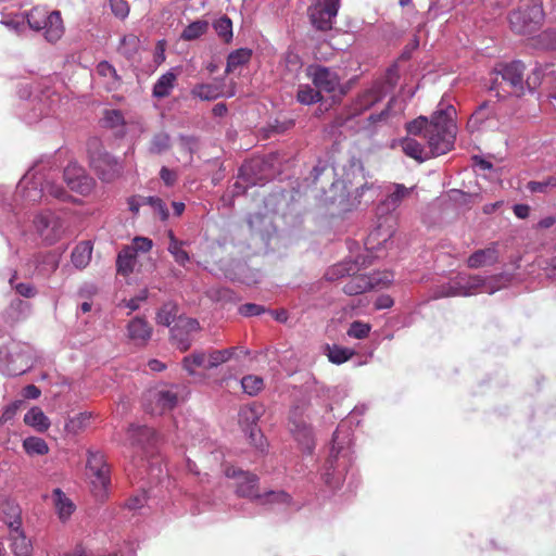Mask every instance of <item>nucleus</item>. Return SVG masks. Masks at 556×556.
Wrapping results in <instances>:
<instances>
[{
	"mask_svg": "<svg viewBox=\"0 0 556 556\" xmlns=\"http://www.w3.org/2000/svg\"><path fill=\"white\" fill-rule=\"evenodd\" d=\"M485 280L478 275H469L459 273L451 278L446 283L438 286L433 291V296L448 298V296H469L484 288Z\"/></svg>",
	"mask_w": 556,
	"mask_h": 556,
	"instance_id": "obj_5",
	"label": "nucleus"
},
{
	"mask_svg": "<svg viewBox=\"0 0 556 556\" xmlns=\"http://www.w3.org/2000/svg\"><path fill=\"white\" fill-rule=\"evenodd\" d=\"M176 80L177 75L173 70L167 71L165 74L161 75L153 85L152 96L156 99L168 97L175 87Z\"/></svg>",
	"mask_w": 556,
	"mask_h": 556,
	"instance_id": "obj_34",
	"label": "nucleus"
},
{
	"mask_svg": "<svg viewBox=\"0 0 556 556\" xmlns=\"http://www.w3.org/2000/svg\"><path fill=\"white\" fill-rule=\"evenodd\" d=\"M370 330V324L361 320H354L350 324L346 330V334L350 338L363 340L369 336Z\"/></svg>",
	"mask_w": 556,
	"mask_h": 556,
	"instance_id": "obj_58",
	"label": "nucleus"
},
{
	"mask_svg": "<svg viewBox=\"0 0 556 556\" xmlns=\"http://www.w3.org/2000/svg\"><path fill=\"white\" fill-rule=\"evenodd\" d=\"M526 65L520 60H514L507 63H500L494 72L509 85L511 92L520 97L525 93V74Z\"/></svg>",
	"mask_w": 556,
	"mask_h": 556,
	"instance_id": "obj_13",
	"label": "nucleus"
},
{
	"mask_svg": "<svg viewBox=\"0 0 556 556\" xmlns=\"http://www.w3.org/2000/svg\"><path fill=\"white\" fill-rule=\"evenodd\" d=\"M31 311V305L29 302L15 299L12 300L10 306L7 311L11 321H18L21 319L26 318Z\"/></svg>",
	"mask_w": 556,
	"mask_h": 556,
	"instance_id": "obj_49",
	"label": "nucleus"
},
{
	"mask_svg": "<svg viewBox=\"0 0 556 556\" xmlns=\"http://www.w3.org/2000/svg\"><path fill=\"white\" fill-rule=\"evenodd\" d=\"M325 350L329 362L336 365H341L348 362L355 354L354 350L338 344H327Z\"/></svg>",
	"mask_w": 556,
	"mask_h": 556,
	"instance_id": "obj_42",
	"label": "nucleus"
},
{
	"mask_svg": "<svg viewBox=\"0 0 556 556\" xmlns=\"http://www.w3.org/2000/svg\"><path fill=\"white\" fill-rule=\"evenodd\" d=\"M59 170L52 157L36 162L16 186V195L25 202L37 203L52 197L66 200L70 195L62 185L55 182Z\"/></svg>",
	"mask_w": 556,
	"mask_h": 556,
	"instance_id": "obj_1",
	"label": "nucleus"
},
{
	"mask_svg": "<svg viewBox=\"0 0 556 556\" xmlns=\"http://www.w3.org/2000/svg\"><path fill=\"white\" fill-rule=\"evenodd\" d=\"M208 29V22L198 20L186 26L180 34V38L186 41H191L203 36Z\"/></svg>",
	"mask_w": 556,
	"mask_h": 556,
	"instance_id": "obj_50",
	"label": "nucleus"
},
{
	"mask_svg": "<svg viewBox=\"0 0 556 556\" xmlns=\"http://www.w3.org/2000/svg\"><path fill=\"white\" fill-rule=\"evenodd\" d=\"M152 397L155 401L157 412L163 414L174 409L181 396V388L179 386H170L152 392Z\"/></svg>",
	"mask_w": 556,
	"mask_h": 556,
	"instance_id": "obj_21",
	"label": "nucleus"
},
{
	"mask_svg": "<svg viewBox=\"0 0 556 556\" xmlns=\"http://www.w3.org/2000/svg\"><path fill=\"white\" fill-rule=\"evenodd\" d=\"M401 147L403 152L407 156L415 159L419 162H424L431 157L430 152L427 151L421 143H419L417 140L413 138H404L401 141Z\"/></svg>",
	"mask_w": 556,
	"mask_h": 556,
	"instance_id": "obj_39",
	"label": "nucleus"
},
{
	"mask_svg": "<svg viewBox=\"0 0 556 556\" xmlns=\"http://www.w3.org/2000/svg\"><path fill=\"white\" fill-rule=\"evenodd\" d=\"M90 166L102 181L111 182L118 178L123 170V164L110 153L104 151L97 139L88 143Z\"/></svg>",
	"mask_w": 556,
	"mask_h": 556,
	"instance_id": "obj_4",
	"label": "nucleus"
},
{
	"mask_svg": "<svg viewBox=\"0 0 556 556\" xmlns=\"http://www.w3.org/2000/svg\"><path fill=\"white\" fill-rule=\"evenodd\" d=\"M378 195L379 187H377L375 184L365 182L364 185L356 189L355 198L358 199L359 203L364 201V203L367 204L372 202Z\"/></svg>",
	"mask_w": 556,
	"mask_h": 556,
	"instance_id": "obj_60",
	"label": "nucleus"
},
{
	"mask_svg": "<svg viewBox=\"0 0 556 556\" xmlns=\"http://www.w3.org/2000/svg\"><path fill=\"white\" fill-rule=\"evenodd\" d=\"M341 5V0H314L307 8V16L312 26L319 31L333 28Z\"/></svg>",
	"mask_w": 556,
	"mask_h": 556,
	"instance_id": "obj_8",
	"label": "nucleus"
},
{
	"mask_svg": "<svg viewBox=\"0 0 556 556\" xmlns=\"http://www.w3.org/2000/svg\"><path fill=\"white\" fill-rule=\"evenodd\" d=\"M382 98V90L380 87H372L361 93L353 104V115H358L362 112L370 109Z\"/></svg>",
	"mask_w": 556,
	"mask_h": 556,
	"instance_id": "obj_32",
	"label": "nucleus"
},
{
	"mask_svg": "<svg viewBox=\"0 0 556 556\" xmlns=\"http://www.w3.org/2000/svg\"><path fill=\"white\" fill-rule=\"evenodd\" d=\"M213 27L220 39L226 43L232 40V22L227 15H223L213 23Z\"/></svg>",
	"mask_w": 556,
	"mask_h": 556,
	"instance_id": "obj_53",
	"label": "nucleus"
},
{
	"mask_svg": "<svg viewBox=\"0 0 556 556\" xmlns=\"http://www.w3.org/2000/svg\"><path fill=\"white\" fill-rule=\"evenodd\" d=\"M248 225L252 232L260 235L262 240H268L270 229L273 228L271 220L262 213H254L248 216Z\"/></svg>",
	"mask_w": 556,
	"mask_h": 556,
	"instance_id": "obj_33",
	"label": "nucleus"
},
{
	"mask_svg": "<svg viewBox=\"0 0 556 556\" xmlns=\"http://www.w3.org/2000/svg\"><path fill=\"white\" fill-rule=\"evenodd\" d=\"M414 189L415 187L407 188L403 184H390L387 187L384 200L378 205V213L381 215L393 213L403 200L410 195Z\"/></svg>",
	"mask_w": 556,
	"mask_h": 556,
	"instance_id": "obj_18",
	"label": "nucleus"
},
{
	"mask_svg": "<svg viewBox=\"0 0 556 556\" xmlns=\"http://www.w3.org/2000/svg\"><path fill=\"white\" fill-rule=\"evenodd\" d=\"M267 164L263 160L255 159L242 164L239 169V180L235 182L232 188L233 195L243 194L248 187L264 185L269 175L265 173Z\"/></svg>",
	"mask_w": 556,
	"mask_h": 556,
	"instance_id": "obj_9",
	"label": "nucleus"
},
{
	"mask_svg": "<svg viewBox=\"0 0 556 556\" xmlns=\"http://www.w3.org/2000/svg\"><path fill=\"white\" fill-rule=\"evenodd\" d=\"M544 18L540 4L517 9L509 14V24L516 34L530 35L536 31Z\"/></svg>",
	"mask_w": 556,
	"mask_h": 556,
	"instance_id": "obj_11",
	"label": "nucleus"
},
{
	"mask_svg": "<svg viewBox=\"0 0 556 556\" xmlns=\"http://www.w3.org/2000/svg\"><path fill=\"white\" fill-rule=\"evenodd\" d=\"M290 431L303 452L311 454L315 448V440L311 426L303 419L299 409L291 410L289 419Z\"/></svg>",
	"mask_w": 556,
	"mask_h": 556,
	"instance_id": "obj_14",
	"label": "nucleus"
},
{
	"mask_svg": "<svg viewBox=\"0 0 556 556\" xmlns=\"http://www.w3.org/2000/svg\"><path fill=\"white\" fill-rule=\"evenodd\" d=\"M351 276L352 277L350 280L346 281L343 286V292L348 295L362 294L366 291H369L371 288H374L375 285L379 282L384 285L391 282V279L388 277L384 280H372L366 275H355V273Z\"/></svg>",
	"mask_w": 556,
	"mask_h": 556,
	"instance_id": "obj_24",
	"label": "nucleus"
},
{
	"mask_svg": "<svg viewBox=\"0 0 556 556\" xmlns=\"http://www.w3.org/2000/svg\"><path fill=\"white\" fill-rule=\"evenodd\" d=\"M128 439L131 441V444L147 447L157 441V434L153 428L148 426L131 425L128 429Z\"/></svg>",
	"mask_w": 556,
	"mask_h": 556,
	"instance_id": "obj_27",
	"label": "nucleus"
},
{
	"mask_svg": "<svg viewBox=\"0 0 556 556\" xmlns=\"http://www.w3.org/2000/svg\"><path fill=\"white\" fill-rule=\"evenodd\" d=\"M252 58V50L249 48H240L229 53L226 64V73L236 71L237 68L249 63Z\"/></svg>",
	"mask_w": 556,
	"mask_h": 556,
	"instance_id": "obj_43",
	"label": "nucleus"
},
{
	"mask_svg": "<svg viewBox=\"0 0 556 556\" xmlns=\"http://www.w3.org/2000/svg\"><path fill=\"white\" fill-rule=\"evenodd\" d=\"M495 115L494 109L488 101L482 102L471 114L467 122V129L470 132L484 129L486 122Z\"/></svg>",
	"mask_w": 556,
	"mask_h": 556,
	"instance_id": "obj_26",
	"label": "nucleus"
},
{
	"mask_svg": "<svg viewBox=\"0 0 556 556\" xmlns=\"http://www.w3.org/2000/svg\"><path fill=\"white\" fill-rule=\"evenodd\" d=\"M2 520L9 529L22 526V510L20 506L11 501L2 504Z\"/></svg>",
	"mask_w": 556,
	"mask_h": 556,
	"instance_id": "obj_41",
	"label": "nucleus"
},
{
	"mask_svg": "<svg viewBox=\"0 0 556 556\" xmlns=\"http://www.w3.org/2000/svg\"><path fill=\"white\" fill-rule=\"evenodd\" d=\"M43 23L39 31H43V37L48 42L54 43L64 35V25L60 11L49 12Z\"/></svg>",
	"mask_w": 556,
	"mask_h": 556,
	"instance_id": "obj_23",
	"label": "nucleus"
},
{
	"mask_svg": "<svg viewBox=\"0 0 556 556\" xmlns=\"http://www.w3.org/2000/svg\"><path fill=\"white\" fill-rule=\"evenodd\" d=\"M52 501L55 513L62 522H66L72 514L75 511V504L73 501L59 488L52 492Z\"/></svg>",
	"mask_w": 556,
	"mask_h": 556,
	"instance_id": "obj_28",
	"label": "nucleus"
},
{
	"mask_svg": "<svg viewBox=\"0 0 556 556\" xmlns=\"http://www.w3.org/2000/svg\"><path fill=\"white\" fill-rule=\"evenodd\" d=\"M16 278V273L10 278V286L15 292L23 298L31 299L37 295V289L31 283L18 282L14 283V279Z\"/></svg>",
	"mask_w": 556,
	"mask_h": 556,
	"instance_id": "obj_63",
	"label": "nucleus"
},
{
	"mask_svg": "<svg viewBox=\"0 0 556 556\" xmlns=\"http://www.w3.org/2000/svg\"><path fill=\"white\" fill-rule=\"evenodd\" d=\"M340 425L333 433L329 456L323 467L321 479L330 489L342 485L352 465L350 432Z\"/></svg>",
	"mask_w": 556,
	"mask_h": 556,
	"instance_id": "obj_2",
	"label": "nucleus"
},
{
	"mask_svg": "<svg viewBox=\"0 0 556 556\" xmlns=\"http://www.w3.org/2000/svg\"><path fill=\"white\" fill-rule=\"evenodd\" d=\"M356 264L351 262H341L328 268L325 277L329 281H336L345 276H351L356 271Z\"/></svg>",
	"mask_w": 556,
	"mask_h": 556,
	"instance_id": "obj_48",
	"label": "nucleus"
},
{
	"mask_svg": "<svg viewBox=\"0 0 556 556\" xmlns=\"http://www.w3.org/2000/svg\"><path fill=\"white\" fill-rule=\"evenodd\" d=\"M547 70H549V66L536 65L525 80V91L533 92L541 85Z\"/></svg>",
	"mask_w": 556,
	"mask_h": 556,
	"instance_id": "obj_57",
	"label": "nucleus"
},
{
	"mask_svg": "<svg viewBox=\"0 0 556 556\" xmlns=\"http://www.w3.org/2000/svg\"><path fill=\"white\" fill-rule=\"evenodd\" d=\"M139 49V39L135 35H126L121 38L117 51L128 60L134 59Z\"/></svg>",
	"mask_w": 556,
	"mask_h": 556,
	"instance_id": "obj_51",
	"label": "nucleus"
},
{
	"mask_svg": "<svg viewBox=\"0 0 556 556\" xmlns=\"http://www.w3.org/2000/svg\"><path fill=\"white\" fill-rule=\"evenodd\" d=\"M170 148V137L167 132L155 134L150 142L149 151L152 154H161Z\"/></svg>",
	"mask_w": 556,
	"mask_h": 556,
	"instance_id": "obj_56",
	"label": "nucleus"
},
{
	"mask_svg": "<svg viewBox=\"0 0 556 556\" xmlns=\"http://www.w3.org/2000/svg\"><path fill=\"white\" fill-rule=\"evenodd\" d=\"M498 260V252L495 244L485 249H480L473 252L467 260V265L470 268H480L483 266H491Z\"/></svg>",
	"mask_w": 556,
	"mask_h": 556,
	"instance_id": "obj_29",
	"label": "nucleus"
},
{
	"mask_svg": "<svg viewBox=\"0 0 556 556\" xmlns=\"http://www.w3.org/2000/svg\"><path fill=\"white\" fill-rule=\"evenodd\" d=\"M296 100L304 105L318 103L323 100L320 91L311 85H300L296 92Z\"/></svg>",
	"mask_w": 556,
	"mask_h": 556,
	"instance_id": "obj_47",
	"label": "nucleus"
},
{
	"mask_svg": "<svg viewBox=\"0 0 556 556\" xmlns=\"http://www.w3.org/2000/svg\"><path fill=\"white\" fill-rule=\"evenodd\" d=\"M393 231L390 229L382 230L381 225L372 229L368 235L365 245L368 251H379L392 238Z\"/></svg>",
	"mask_w": 556,
	"mask_h": 556,
	"instance_id": "obj_36",
	"label": "nucleus"
},
{
	"mask_svg": "<svg viewBox=\"0 0 556 556\" xmlns=\"http://www.w3.org/2000/svg\"><path fill=\"white\" fill-rule=\"evenodd\" d=\"M23 111H26L23 114V119L27 124H34L40 121L43 116L49 115V108L43 102L42 99H31L25 103H23L22 106Z\"/></svg>",
	"mask_w": 556,
	"mask_h": 556,
	"instance_id": "obj_31",
	"label": "nucleus"
},
{
	"mask_svg": "<svg viewBox=\"0 0 556 556\" xmlns=\"http://www.w3.org/2000/svg\"><path fill=\"white\" fill-rule=\"evenodd\" d=\"M224 473L227 478L233 480L235 491L238 496L249 498L251 503H255L256 496L261 491L260 478L255 473L244 471L235 466H226Z\"/></svg>",
	"mask_w": 556,
	"mask_h": 556,
	"instance_id": "obj_12",
	"label": "nucleus"
},
{
	"mask_svg": "<svg viewBox=\"0 0 556 556\" xmlns=\"http://www.w3.org/2000/svg\"><path fill=\"white\" fill-rule=\"evenodd\" d=\"M63 176L68 188L79 194H87L92 190L93 179L76 162L68 163Z\"/></svg>",
	"mask_w": 556,
	"mask_h": 556,
	"instance_id": "obj_17",
	"label": "nucleus"
},
{
	"mask_svg": "<svg viewBox=\"0 0 556 556\" xmlns=\"http://www.w3.org/2000/svg\"><path fill=\"white\" fill-rule=\"evenodd\" d=\"M199 329L195 318L179 316L170 329V338L180 351H187L192 343L191 334Z\"/></svg>",
	"mask_w": 556,
	"mask_h": 556,
	"instance_id": "obj_16",
	"label": "nucleus"
},
{
	"mask_svg": "<svg viewBox=\"0 0 556 556\" xmlns=\"http://www.w3.org/2000/svg\"><path fill=\"white\" fill-rule=\"evenodd\" d=\"M306 75L320 93H332L337 90H339L341 97L348 93V87L341 85V78L333 68L313 64L306 68Z\"/></svg>",
	"mask_w": 556,
	"mask_h": 556,
	"instance_id": "obj_10",
	"label": "nucleus"
},
{
	"mask_svg": "<svg viewBox=\"0 0 556 556\" xmlns=\"http://www.w3.org/2000/svg\"><path fill=\"white\" fill-rule=\"evenodd\" d=\"M34 224L41 238L49 244L58 241L64 231L61 218L50 211L38 214Z\"/></svg>",
	"mask_w": 556,
	"mask_h": 556,
	"instance_id": "obj_15",
	"label": "nucleus"
},
{
	"mask_svg": "<svg viewBox=\"0 0 556 556\" xmlns=\"http://www.w3.org/2000/svg\"><path fill=\"white\" fill-rule=\"evenodd\" d=\"M177 316V305L173 302H167L162 305L156 314V320L160 325L169 327L175 323Z\"/></svg>",
	"mask_w": 556,
	"mask_h": 556,
	"instance_id": "obj_54",
	"label": "nucleus"
},
{
	"mask_svg": "<svg viewBox=\"0 0 556 556\" xmlns=\"http://www.w3.org/2000/svg\"><path fill=\"white\" fill-rule=\"evenodd\" d=\"M553 188H556L555 176H548L542 181H529L527 184V189L532 193H546Z\"/></svg>",
	"mask_w": 556,
	"mask_h": 556,
	"instance_id": "obj_62",
	"label": "nucleus"
},
{
	"mask_svg": "<svg viewBox=\"0 0 556 556\" xmlns=\"http://www.w3.org/2000/svg\"><path fill=\"white\" fill-rule=\"evenodd\" d=\"M137 261V255L134 253L132 248L125 245L117 254L116 269L123 276H128L134 271Z\"/></svg>",
	"mask_w": 556,
	"mask_h": 556,
	"instance_id": "obj_35",
	"label": "nucleus"
},
{
	"mask_svg": "<svg viewBox=\"0 0 556 556\" xmlns=\"http://www.w3.org/2000/svg\"><path fill=\"white\" fill-rule=\"evenodd\" d=\"M128 339L137 346H144L152 337L153 329L143 317H134L126 326Z\"/></svg>",
	"mask_w": 556,
	"mask_h": 556,
	"instance_id": "obj_20",
	"label": "nucleus"
},
{
	"mask_svg": "<svg viewBox=\"0 0 556 556\" xmlns=\"http://www.w3.org/2000/svg\"><path fill=\"white\" fill-rule=\"evenodd\" d=\"M92 254V244L90 241H83L78 243L72 252V263L76 268L83 269L85 268L90 260Z\"/></svg>",
	"mask_w": 556,
	"mask_h": 556,
	"instance_id": "obj_40",
	"label": "nucleus"
},
{
	"mask_svg": "<svg viewBox=\"0 0 556 556\" xmlns=\"http://www.w3.org/2000/svg\"><path fill=\"white\" fill-rule=\"evenodd\" d=\"M185 244V241L177 240L174 233L172 231L169 232V243L167 250L173 255L175 262L180 266H186V264L190 261L189 253L184 249Z\"/></svg>",
	"mask_w": 556,
	"mask_h": 556,
	"instance_id": "obj_44",
	"label": "nucleus"
},
{
	"mask_svg": "<svg viewBox=\"0 0 556 556\" xmlns=\"http://www.w3.org/2000/svg\"><path fill=\"white\" fill-rule=\"evenodd\" d=\"M263 408L261 405L253 404L242 407L239 412V421L249 432L251 440L256 444V437L260 434L257 421L261 418Z\"/></svg>",
	"mask_w": 556,
	"mask_h": 556,
	"instance_id": "obj_22",
	"label": "nucleus"
},
{
	"mask_svg": "<svg viewBox=\"0 0 556 556\" xmlns=\"http://www.w3.org/2000/svg\"><path fill=\"white\" fill-rule=\"evenodd\" d=\"M207 365V353L204 351H194L190 355L185 356L182 366L189 375L195 374V368H205Z\"/></svg>",
	"mask_w": 556,
	"mask_h": 556,
	"instance_id": "obj_46",
	"label": "nucleus"
},
{
	"mask_svg": "<svg viewBox=\"0 0 556 556\" xmlns=\"http://www.w3.org/2000/svg\"><path fill=\"white\" fill-rule=\"evenodd\" d=\"M227 278L247 286L256 285L260 281L258 270L252 269L245 263L237 262L232 269L226 271Z\"/></svg>",
	"mask_w": 556,
	"mask_h": 556,
	"instance_id": "obj_25",
	"label": "nucleus"
},
{
	"mask_svg": "<svg viewBox=\"0 0 556 556\" xmlns=\"http://www.w3.org/2000/svg\"><path fill=\"white\" fill-rule=\"evenodd\" d=\"M87 475L96 495L103 497L110 485V468L102 452L88 451Z\"/></svg>",
	"mask_w": 556,
	"mask_h": 556,
	"instance_id": "obj_7",
	"label": "nucleus"
},
{
	"mask_svg": "<svg viewBox=\"0 0 556 556\" xmlns=\"http://www.w3.org/2000/svg\"><path fill=\"white\" fill-rule=\"evenodd\" d=\"M12 552L16 556H28L31 551V542L27 539L22 526L9 529Z\"/></svg>",
	"mask_w": 556,
	"mask_h": 556,
	"instance_id": "obj_30",
	"label": "nucleus"
},
{
	"mask_svg": "<svg viewBox=\"0 0 556 556\" xmlns=\"http://www.w3.org/2000/svg\"><path fill=\"white\" fill-rule=\"evenodd\" d=\"M102 122L109 128H115L125 124L124 115L119 110H104Z\"/></svg>",
	"mask_w": 556,
	"mask_h": 556,
	"instance_id": "obj_64",
	"label": "nucleus"
},
{
	"mask_svg": "<svg viewBox=\"0 0 556 556\" xmlns=\"http://www.w3.org/2000/svg\"><path fill=\"white\" fill-rule=\"evenodd\" d=\"M33 365L28 348L12 343L0 349V371L7 376H20Z\"/></svg>",
	"mask_w": 556,
	"mask_h": 556,
	"instance_id": "obj_6",
	"label": "nucleus"
},
{
	"mask_svg": "<svg viewBox=\"0 0 556 556\" xmlns=\"http://www.w3.org/2000/svg\"><path fill=\"white\" fill-rule=\"evenodd\" d=\"M191 94L202 101H212L220 96V91L215 85L198 84L191 89Z\"/></svg>",
	"mask_w": 556,
	"mask_h": 556,
	"instance_id": "obj_52",
	"label": "nucleus"
},
{
	"mask_svg": "<svg viewBox=\"0 0 556 556\" xmlns=\"http://www.w3.org/2000/svg\"><path fill=\"white\" fill-rule=\"evenodd\" d=\"M455 108L452 104L440 102L439 109L431 115L430 126L427 128V140L431 156H439L453 149L456 137L454 123Z\"/></svg>",
	"mask_w": 556,
	"mask_h": 556,
	"instance_id": "obj_3",
	"label": "nucleus"
},
{
	"mask_svg": "<svg viewBox=\"0 0 556 556\" xmlns=\"http://www.w3.org/2000/svg\"><path fill=\"white\" fill-rule=\"evenodd\" d=\"M49 14V12L45 8H34L31 9L27 15V23L28 26L36 31L40 30L41 24H45L43 21L46 16Z\"/></svg>",
	"mask_w": 556,
	"mask_h": 556,
	"instance_id": "obj_61",
	"label": "nucleus"
},
{
	"mask_svg": "<svg viewBox=\"0 0 556 556\" xmlns=\"http://www.w3.org/2000/svg\"><path fill=\"white\" fill-rule=\"evenodd\" d=\"M24 422L39 432L47 431L51 425L49 418L45 415L42 409L37 406L31 407L24 415Z\"/></svg>",
	"mask_w": 556,
	"mask_h": 556,
	"instance_id": "obj_37",
	"label": "nucleus"
},
{
	"mask_svg": "<svg viewBox=\"0 0 556 556\" xmlns=\"http://www.w3.org/2000/svg\"><path fill=\"white\" fill-rule=\"evenodd\" d=\"M254 505L266 510L285 509L293 505L292 496L283 490L260 491Z\"/></svg>",
	"mask_w": 556,
	"mask_h": 556,
	"instance_id": "obj_19",
	"label": "nucleus"
},
{
	"mask_svg": "<svg viewBox=\"0 0 556 556\" xmlns=\"http://www.w3.org/2000/svg\"><path fill=\"white\" fill-rule=\"evenodd\" d=\"M23 448L29 456H42L49 453L47 442L39 437H27L23 440Z\"/></svg>",
	"mask_w": 556,
	"mask_h": 556,
	"instance_id": "obj_45",
	"label": "nucleus"
},
{
	"mask_svg": "<svg viewBox=\"0 0 556 556\" xmlns=\"http://www.w3.org/2000/svg\"><path fill=\"white\" fill-rule=\"evenodd\" d=\"M241 387L244 393L254 396L264 388V381L255 375H248L241 379Z\"/></svg>",
	"mask_w": 556,
	"mask_h": 556,
	"instance_id": "obj_55",
	"label": "nucleus"
},
{
	"mask_svg": "<svg viewBox=\"0 0 556 556\" xmlns=\"http://www.w3.org/2000/svg\"><path fill=\"white\" fill-rule=\"evenodd\" d=\"M148 502V495L146 492L142 494L135 495L127 500L125 503L124 508L128 511L132 513L135 516L136 514L143 515L146 514V504Z\"/></svg>",
	"mask_w": 556,
	"mask_h": 556,
	"instance_id": "obj_59",
	"label": "nucleus"
},
{
	"mask_svg": "<svg viewBox=\"0 0 556 556\" xmlns=\"http://www.w3.org/2000/svg\"><path fill=\"white\" fill-rule=\"evenodd\" d=\"M97 73L106 79L105 88L109 91L117 90L121 86V77L115 67L108 61H101L97 65Z\"/></svg>",
	"mask_w": 556,
	"mask_h": 556,
	"instance_id": "obj_38",
	"label": "nucleus"
}]
</instances>
